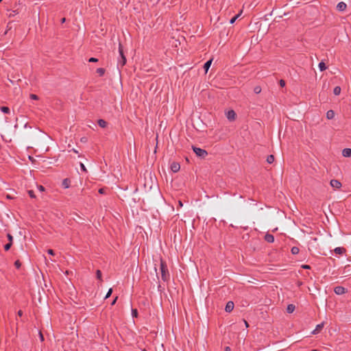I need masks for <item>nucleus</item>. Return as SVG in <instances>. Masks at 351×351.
Instances as JSON below:
<instances>
[{
    "mask_svg": "<svg viewBox=\"0 0 351 351\" xmlns=\"http://www.w3.org/2000/svg\"><path fill=\"white\" fill-rule=\"evenodd\" d=\"M143 351H145V350H143Z\"/></svg>",
    "mask_w": 351,
    "mask_h": 351,
    "instance_id": "8fccbe9b",
    "label": "nucleus"
},
{
    "mask_svg": "<svg viewBox=\"0 0 351 351\" xmlns=\"http://www.w3.org/2000/svg\"><path fill=\"white\" fill-rule=\"evenodd\" d=\"M7 237H8V240H9V243H12V241H13V237H12L10 234H9V233H8V234H7Z\"/></svg>",
    "mask_w": 351,
    "mask_h": 351,
    "instance_id": "473e14b6",
    "label": "nucleus"
},
{
    "mask_svg": "<svg viewBox=\"0 0 351 351\" xmlns=\"http://www.w3.org/2000/svg\"><path fill=\"white\" fill-rule=\"evenodd\" d=\"M333 93L335 95H339L341 93V88L339 86L335 87Z\"/></svg>",
    "mask_w": 351,
    "mask_h": 351,
    "instance_id": "5701e85b",
    "label": "nucleus"
},
{
    "mask_svg": "<svg viewBox=\"0 0 351 351\" xmlns=\"http://www.w3.org/2000/svg\"><path fill=\"white\" fill-rule=\"evenodd\" d=\"M234 302L232 301H229L227 302L226 305L225 311L228 313H230L234 309Z\"/></svg>",
    "mask_w": 351,
    "mask_h": 351,
    "instance_id": "0eeeda50",
    "label": "nucleus"
},
{
    "mask_svg": "<svg viewBox=\"0 0 351 351\" xmlns=\"http://www.w3.org/2000/svg\"><path fill=\"white\" fill-rule=\"evenodd\" d=\"M330 184L334 189H339L341 186V183L337 180H332Z\"/></svg>",
    "mask_w": 351,
    "mask_h": 351,
    "instance_id": "6e6552de",
    "label": "nucleus"
},
{
    "mask_svg": "<svg viewBox=\"0 0 351 351\" xmlns=\"http://www.w3.org/2000/svg\"><path fill=\"white\" fill-rule=\"evenodd\" d=\"M39 337L41 341H44V337L41 332H39Z\"/></svg>",
    "mask_w": 351,
    "mask_h": 351,
    "instance_id": "4c0bfd02",
    "label": "nucleus"
},
{
    "mask_svg": "<svg viewBox=\"0 0 351 351\" xmlns=\"http://www.w3.org/2000/svg\"><path fill=\"white\" fill-rule=\"evenodd\" d=\"M225 351H231L230 347L227 346L225 348Z\"/></svg>",
    "mask_w": 351,
    "mask_h": 351,
    "instance_id": "49530a36",
    "label": "nucleus"
},
{
    "mask_svg": "<svg viewBox=\"0 0 351 351\" xmlns=\"http://www.w3.org/2000/svg\"><path fill=\"white\" fill-rule=\"evenodd\" d=\"M0 110L2 112L5 114H9L10 112V108L7 106H2L0 108Z\"/></svg>",
    "mask_w": 351,
    "mask_h": 351,
    "instance_id": "6ab92c4d",
    "label": "nucleus"
},
{
    "mask_svg": "<svg viewBox=\"0 0 351 351\" xmlns=\"http://www.w3.org/2000/svg\"><path fill=\"white\" fill-rule=\"evenodd\" d=\"M179 205H180V206H182V202H180V201L179 202Z\"/></svg>",
    "mask_w": 351,
    "mask_h": 351,
    "instance_id": "09e8293b",
    "label": "nucleus"
},
{
    "mask_svg": "<svg viewBox=\"0 0 351 351\" xmlns=\"http://www.w3.org/2000/svg\"><path fill=\"white\" fill-rule=\"evenodd\" d=\"M301 267H302V268L305 269H311V266L308 265H302Z\"/></svg>",
    "mask_w": 351,
    "mask_h": 351,
    "instance_id": "c9c22d12",
    "label": "nucleus"
},
{
    "mask_svg": "<svg viewBox=\"0 0 351 351\" xmlns=\"http://www.w3.org/2000/svg\"><path fill=\"white\" fill-rule=\"evenodd\" d=\"M65 21H66V19H65V18H62V19H61V23H64V22H65Z\"/></svg>",
    "mask_w": 351,
    "mask_h": 351,
    "instance_id": "de8ad7c7",
    "label": "nucleus"
},
{
    "mask_svg": "<svg viewBox=\"0 0 351 351\" xmlns=\"http://www.w3.org/2000/svg\"><path fill=\"white\" fill-rule=\"evenodd\" d=\"M335 117V112L332 110H329L326 112V118L328 119H332Z\"/></svg>",
    "mask_w": 351,
    "mask_h": 351,
    "instance_id": "dca6fc26",
    "label": "nucleus"
},
{
    "mask_svg": "<svg viewBox=\"0 0 351 351\" xmlns=\"http://www.w3.org/2000/svg\"><path fill=\"white\" fill-rule=\"evenodd\" d=\"M80 165L82 171H83L84 172H87L86 168L82 162H80Z\"/></svg>",
    "mask_w": 351,
    "mask_h": 351,
    "instance_id": "2f4dec72",
    "label": "nucleus"
},
{
    "mask_svg": "<svg viewBox=\"0 0 351 351\" xmlns=\"http://www.w3.org/2000/svg\"><path fill=\"white\" fill-rule=\"evenodd\" d=\"M291 252L292 254L295 255L299 253L300 250L298 247L294 246L291 248Z\"/></svg>",
    "mask_w": 351,
    "mask_h": 351,
    "instance_id": "412c9836",
    "label": "nucleus"
},
{
    "mask_svg": "<svg viewBox=\"0 0 351 351\" xmlns=\"http://www.w3.org/2000/svg\"><path fill=\"white\" fill-rule=\"evenodd\" d=\"M38 188L40 191H43L45 190V188L42 185L38 186Z\"/></svg>",
    "mask_w": 351,
    "mask_h": 351,
    "instance_id": "79ce46f5",
    "label": "nucleus"
},
{
    "mask_svg": "<svg viewBox=\"0 0 351 351\" xmlns=\"http://www.w3.org/2000/svg\"><path fill=\"white\" fill-rule=\"evenodd\" d=\"M132 316L136 317L138 316V311L136 308H132Z\"/></svg>",
    "mask_w": 351,
    "mask_h": 351,
    "instance_id": "a878e982",
    "label": "nucleus"
},
{
    "mask_svg": "<svg viewBox=\"0 0 351 351\" xmlns=\"http://www.w3.org/2000/svg\"><path fill=\"white\" fill-rule=\"evenodd\" d=\"M242 322H243L246 328L249 326L248 323L245 320L243 319Z\"/></svg>",
    "mask_w": 351,
    "mask_h": 351,
    "instance_id": "37998d69",
    "label": "nucleus"
},
{
    "mask_svg": "<svg viewBox=\"0 0 351 351\" xmlns=\"http://www.w3.org/2000/svg\"><path fill=\"white\" fill-rule=\"evenodd\" d=\"M334 292L337 295H342L346 292V289L341 286H337L335 287Z\"/></svg>",
    "mask_w": 351,
    "mask_h": 351,
    "instance_id": "20e7f679",
    "label": "nucleus"
},
{
    "mask_svg": "<svg viewBox=\"0 0 351 351\" xmlns=\"http://www.w3.org/2000/svg\"><path fill=\"white\" fill-rule=\"evenodd\" d=\"M99 193L100 194H104V193H105V189H103V188L99 189Z\"/></svg>",
    "mask_w": 351,
    "mask_h": 351,
    "instance_id": "a19ab883",
    "label": "nucleus"
},
{
    "mask_svg": "<svg viewBox=\"0 0 351 351\" xmlns=\"http://www.w3.org/2000/svg\"><path fill=\"white\" fill-rule=\"evenodd\" d=\"M274 161V156L273 155H269L267 158V162L269 164L273 163Z\"/></svg>",
    "mask_w": 351,
    "mask_h": 351,
    "instance_id": "4be33fe9",
    "label": "nucleus"
},
{
    "mask_svg": "<svg viewBox=\"0 0 351 351\" xmlns=\"http://www.w3.org/2000/svg\"><path fill=\"white\" fill-rule=\"evenodd\" d=\"M254 92L256 94H259L261 92V87L259 86H255L254 88Z\"/></svg>",
    "mask_w": 351,
    "mask_h": 351,
    "instance_id": "393cba45",
    "label": "nucleus"
},
{
    "mask_svg": "<svg viewBox=\"0 0 351 351\" xmlns=\"http://www.w3.org/2000/svg\"><path fill=\"white\" fill-rule=\"evenodd\" d=\"M192 148L195 154L202 158H204L208 155V152L204 149L195 146H193Z\"/></svg>",
    "mask_w": 351,
    "mask_h": 351,
    "instance_id": "7ed1b4c3",
    "label": "nucleus"
},
{
    "mask_svg": "<svg viewBox=\"0 0 351 351\" xmlns=\"http://www.w3.org/2000/svg\"><path fill=\"white\" fill-rule=\"evenodd\" d=\"M170 168L173 173H176L180 170V165L177 162H173L170 165Z\"/></svg>",
    "mask_w": 351,
    "mask_h": 351,
    "instance_id": "39448f33",
    "label": "nucleus"
},
{
    "mask_svg": "<svg viewBox=\"0 0 351 351\" xmlns=\"http://www.w3.org/2000/svg\"><path fill=\"white\" fill-rule=\"evenodd\" d=\"M28 194H29V197H30L31 198H35V197H36V195H35V194H34V191H32V190H29V191H28Z\"/></svg>",
    "mask_w": 351,
    "mask_h": 351,
    "instance_id": "c85d7f7f",
    "label": "nucleus"
},
{
    "mask_svg": "<svg viewBox=\"0 0 351 351\" xmlns=\"http://www.w3.org/2000/svg\"><path fill=\"white\" fill-rule=\"evenodd\" d=\"M342 155L344 157H350L351 156V149L350 148H345L342 151Z\"/></svg>",
    "mask_w": 351,
    "mask_h": 351,
    "instance_id": "9b49d317",
    "label": "nucleus"
},
{
    "mask_svg": "<svg viewBox=\"0 0 351 351\" xmlns=\"http://www.w3.org/2000/svg\"><path fill=\"white\" fill-rule=\"evenodd\" d=\"M265 240L268 243H273L274 241V237L271 234H266L265 236Z\"/></svg>",
    "mask_w": 351,
    "mask_h": 351,
    "instance_id": "9d476101",
    "label": "nucleus"
},
{
    "mask_svg": "<svg viewBox=\"0 0 351 351\" xmlns=\"http://www.w3.org/2000/svg\"><path fill=\"white\" fill-rule=\"evenodd\" d=\"M62 186L64 189H68L70 186V180L68 178H65L62 180Z\"/></svg>",
    "mask_w": 351,
    "mask_h": 351,
    "instance_id": "4468645a",
    "label": "nucleus"
},
{
    "mask_svg": "<svg viewBox=\"0 0 351 351\" xmlns=\"http://www.w3.org/2000/svg\"><path fill=\"white\" fill-rule=\"evenodd\" d=\"M97 73L99 75V76H102L105 73V70L103 68H99L97 69Z\"/></svg>",
    "mask_w": 351,
    "mask_h": 351,
    "instance_id": "b1692460",
    "label": "nucleus"
},
{
    "mask_svg": "<svg viewBox=\"0 0 351 351\" xmlns=\"http://www.w3.org/2000/svg\"><path fill=\"white\" fill-rule=\"evenodd\" d=\"M324 327V323L319 324L316 326V328L315 330L312 331L313 335H316L318 333V332Z\"/></svg>",
    "mask_w": 351,
    "mask_h": 351,
    "instance_id": "f8f14e48",
    "label": "nucleus"
},
{
    "mask_svg": "<svg viewBox=\"0 0 351 351\" xmlns=\"http://www.w3.org/2000/svg\"><path fill=\"white\" fill-rule=\"evenodd\" d=\"M12 245V243H8L5 244L4 245L5 250H6V251L9 250L10 249Z\"/></svg>",
    "mask_w": 351,
    "mask_h": 351,
    "instance_id": "c756f323",
    "label": "nucleus"
},
{
    "mask_svg": "<svg viewBox=\"0 0 351 351\" xmlns=\"http://www.w3.org/2000/svg\"><path fill=\"white\" fill-rule=\"evenodd\" d=\"M47 252H48V254H50V255H53V254H54V252H53V250H51V249L48 250H47Z\"/></svg>",
    "mask_w": 351,
    "mask_h": 351,
    "instance_id": "ea45409f",
    "label": "nucleus"
},
{
    "mask_svg": "<svg viewBox=\"0 0 351 351\" xmlns=\"http://www.w3.org/2000/svg\"><path fill=\"white\" fill-rule=\"evenodd\" d=\"M295 308V306L293 304H289L287 306V312L289 313H293L294 311Z\"/></svg>",
    "mask_w": 351,
    "mask_h": 351,
    "instance_id": "a211bd4d",
    "label": "nucleus"
},
{
    "mask_svg": "<svg viewBox=\"0 0 351 351\" xmlns=\"http://www.w3.org/2000/svg\"><path fill=\"white\" fill-rule=\"evenodd\" d=\"M318 66H319V70L321 71H323L326 69V64H325V63L324 62H320L319 63Z\"/></svg>",
    "mask_w": 351,
    "mask_h": 351,
    "instance_id": "aec40b11",
    "label": "nucleus"
},
{
    "mask_svg": "<svg viewBox=\"0 0 351 351\" xmlns=\"http://www.w3.org/2000/svg\"><path fill=\"white\" fill-rule=\"evenodd\" d=\"M18 315H19V316H22V315H23V311H21V310H20V311H18Z\"/></svg>",
    "mask_w": 351,
    "mask_h": 351,
    "instance_id": "a18cd8bd",
    "label": "nucleus"
},
{
    "mask_svg": "<svg viewBox=\"0 0 351 351\" xmlns=\"http://www.w3.org/2000/svg\"><path fill=\"white\" fill-rule=\"evenodd\" d=\"M96 276H97V278L101 280V272L100 270H97L96 271Z\"/></svg>",
    "mask_w": 351,
    "mask_h": 351,
    "instance_id": "bb28decb",
    "label": "nucleus"
},
{
    "mask_svg": "<svg viewBox=\"0 0 351 351\" xmlns=\"http://www.w3.org/2000/svg\"><path fill=\"white\" fill-rule=\"evenodd\" d=\"M112 293V288H110V289H109V290L108 291V292H107V293H106V296H105V299L108 298L111 295Z\"/></svg>",
    "mask_w": 351,
    "mask_h": 351,
    "instance_id": "cd10ccee",
    "label": "nucleus"
},
{
    "mask_svg": "<svg viewBox=\"0 0 351 351\" xmlns=\"http://www.w3.org/2000/svg\"><path fill=\"white\" fill-rule=\"evenodd\" d=\"M226 114L228 120L234 121L235 119L236 113L233 110H228Z\"/></svg>",
    "mask_w": 351,
    "mask_h": 351,
    "instance_id": "423d86ee",
    "label": "nucleus"
},
{
    "mask_svg": "<svg viewBox=\"0 0 351 351\" xmlns=\"http://www.w3.org/2000/svg\"><path fill=\"white\" fill-rule=\"evenodd\" d=\"M238 18V15L235 16L234 17H233L231 20H230V23H234V21H236V19Z\"/></svg>",
    "mask_w": 351,
    "mask_h": 351,
    "instance_id": "58836bf2",
    "label": "nucleus"
},
{
    "mask_svg": "<svg viewBox=\"0 0 351 351\" xmlns=\"http://www.w3.org/2000/svg\"><path fill=\"white\" fill-rule=\"evenodd\" d=\"M160 270L161 272V278L164 282L167 281L169 279V273L167 265L162 261H160Z\"/></svg>",
    "mask_w": 351,
    "mask_h": 351,
    "instance_id": "f257e3e1",
    "label": "nucleus"
},
{
    "mask_svg": "<svg viewBox=\"0 0 351 351\" xmlns=\"http://www.w3.org/2000/svg\"><path fill=\"white\" fill-rule=\"evenodd\" d=\"M30 98L32 99H38V97L36 95H34V94H31L30 95Z\"/></svg>",
    "mask_w": 351,
    "mask_h": 351,
    "instance_id": "72a5a7b5",
    "label": "nucleus"
},
{
    "mask_svg": "<svg viewBox=\"0 0 351 351\" xmlns=\"http://www.w3.org/2000/svg\"><path fill=\"white\" fill-rule=\"evenodd\" d=\"M98 125H99V127H101L102 128H104L107 125V122L105 120H104V119H99L98 120Z\"/></svg>",
    "mask_w": 351,
    "mask_h": 351,
    "instance_id": "f3484780",
    "label": "nucleus"
},
{
    "mask_svg": "<svg viewBox=\"0 0 351 351\" xmlns=\"http://www.w3.org/2000/svg\"><path fill=\"white\" fill-rule=\"evenodd\" d=\"M14 265L17 269H19L21 267V263L19 260H17L14 262Z\"/></svg>",
    "mask_w": 351,
    "mask_h": 351,
    "instance_id": "7c9ffc66",
    "label": "nucleus"
},
{
    "mask_svg": "<svg viewBox=\"0 0 351 351\" xmlns=\"http://www.w3.org/2000/svg\"><path fill=\"white\" fill-rule=\"evenodd\" d=\"M346 7V4L343 1L338 3L337 5V9L340 12L344 11Z\"/></svg>",
    "mask_w": 351,
    "mask_h": 351,
    "instance_id": "1a4fd4ad",
    "label": "nucleus"
},
{
    "mask_svg": "<svg viewBox=\"0 0 351 351\" xmlns=\"http://www.w3.org/2000/svg\"><path fill=\"white\" fill-rule=\"evenodd\" d=\"M212 61H213V60H212V59H210V60H209L206 61V62L204 63V70H205L206 73L208 71V69H209V68H210V65H211Z\"/></svg>",
    "mask_w": 351,
    "mask_h": 351,
    "instance_id": "2eb2a0df",
    "label": "nucleus"
},
{
    "mask_svg": "<svg viewBox=\"0 0 351 351\" xmlns=\"http://www.w3.org/2000/svg\"><path fill=\"white\" fill-rule=\"evenodd\" d=\"M279 84L281 87H284L285 86V82L283 80H280Z\"/></svg>",
    "mask_w": 351,
    "mask_h": 351,
    "instance_id": "f704fd0d",
    "label": "nucleus"
},
{
    "mask_svg": "<svg viewBox=\"0 0 351 351\" xmlns=\"http://www.w3.org/2000/svg\"><path fill=\"white\" fill-rule=\"evenodd\" d=\"M117 298H118V297H116V298L113 300V301H112V303H111V304H112V305H114V304L116 303V301H117Z\"/></svg>",
    "mask_w": 351,
    "mask_h": 351,
    "instance_id": "c03bdc74",
    "label": "nucleus"
},
{
    "mask_svg": "<svg viewBox=\"0 0 351 351\" xmlns=\"http://www.w3.org/2000/svg\"><path fill=\"white\" fill-rule=\"evenodd\" d=\"M119 57L118 58L117 66H118V67H119V66L123 67L126 63V58L123 54L122 46L120 43L119 45Z\"/></svg>",
    "mask_w": 351,
    "mask_h": 351,
    "instance_id": "f03ea898",
    "label": "nucleus"
},
{
    "mask_svg": "<svg viewBox=\"0 0 351 351\" xmlns=\"http://www.w3.org/2000/svg\"><path fill=\"white\" fill-rule=\"evenodd\" d=\"M334 252L337 254H342L346 252V250L343 247H337L335 248Z\"/></svg>",
    "mask_w": 351,
    "mask_h": 351,
    "instance_id": "ddd939ff",
    "label": "nucleus"
},
{
    "mask_svg": "<svg viewBox=\"0 0 351 351\" xmlns=\"http://www.w3.org/2000/svg\"><path fill=\"white\" fill-rule=\"evenodd\" d=\"M88 61H89L90 62H97V61H98V60H97V58H90L88 60Z\"/></svg>",
    "mask_w": 351,
    "mask_h": 351,
    "instance_id": "e433bc0d",
    "label": "nucleus"
}]
</instances>
